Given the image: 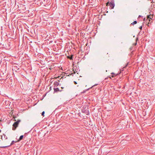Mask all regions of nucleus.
<instances>
[{
	"instance_id": "f257e3e1",
	"label": "nucleus",
	"mask_w": 155,
	"mask_h": 155,
	"mask_svg": "<svg viewBox=\"0 0 155 155\" xmlns=\"http://www.w3.org/2000/svg\"><path fill=\"white\" fill-rule=\"evenodd\" d=\"M108 4H109V5H110V7L111 8V9H113L114 8V7L115 6L114 0H111L110 2H107V5Z\"/></svg>"
},
{
	"instance_id": "f03ea898",
	"label": "nucleus",
	"mask_w": 155,
	"mask_h": 155,
	"mask_svg": "<svg viewBox=\"0 0 155 155\" xmlns=\"http://www.w3.org/2000/svg\"><path fill=\"white\" fill-rule=\"evenodd\" d=\"M88 108L86 109L85 108H83L81 110V112L85 114H86L87 115H88L89 114V112Z\"/></svg>"
},
{
	"instance_id": "7ed1b4c3",
	"label": "nucleus",
	"mask_w": 155,
	"mask_h": 155,
	"mask_svg": "<svg viewBox=\"0 0 155 155\" xmlns=\"http://www.w3.org/2000/svg\"><path fill=\"white\" fill-rule=\"evenodd\" d=\"M20 120H18L17 121L15 122L13 124L12 126H18L19 123L20 122Z\"/></svg>"
},
{
	"instance_id": "20e7f679",
	"label": "nucleus",
	"mask_w": 155,
	"mask_h": 155,
	"mask_svg": "<svg viewBox=\"0 0 155 155\" xmlns=\"http://www.w3.org/2000/svg\"><path fill=\"white\" fill-rule=\"evenodd\" d=\"M54 92H58L59 91H62V90H60L59 89V88H58V87L54 88Z\"/></svg>"
},
{
	"instance_id": "39448f33",
	"label": "nucleus",
	"mask_w": 155,
	"mask_h": 155,
	"mask_svg": "<svg viewBox=\"0 0 155 155\" xmlns=\"http://www.w3.org/2000/svg\"><path fill=\"white\" fill-rule=\"evenodd\" d=\"M54 84L55 86H57L59 84L57 81H55L54 83Z\"/></svg>"
},
{
	"instance_id": "423d86ee",
	"label": "nucleus",
	"mask_w": 155,
	"mask_h": 155,
	"mask_svg": "<svg viewBox=\"0 0 155 155\" xmlns=\"http://www.w3.org/2000/svg\"><path fill=\"white\" fill-rule=\"evenodd\" d=\"M23 137V135L21 136H20L19 139L17 141H19L20 140H21L22 139Z\"/></svg>"
},
{
	"instance_id": "0eeeda50",
	"label": "nucleus",
	"mask_w": 155,
	"mask_h": 155,
	"mask_svg": "<svg viewBox=\"0 0 155 155\" xmlns=\"http://www.w3.org/2000/svg\"><path fill=\"white\" fill-rule=\"evenodd\" d=\"M137 22L136 21H133L131 24V25H134L135 24H136L137 23Z\"/></svg>"
},
{
	"instance_id": "6e6552de",
	"label": "nucleus",
	"mask_w": 155,
	"mask_h": 155,
	"mask_svg": "<svg viewBox=\"0 0 155 155\" xmlns=\"http://www.w3.org/2000/svg\"><path fill=\"white\" fill-rule=\"evenodd\" d=\"M97 84H94V85H93L92 86V87H90V88H89L87 89V91L88 90H89V89H90V88H91L92 87H94V86H95L97 85Z\"/></svg>"
},
{
	"instance_id": "1a4fd4ad",
	"label": "nucleus",
	"mask_w": 155,
	"mask_h": 155,
	"mask_svg": "<svg viewBox=\"0 0 155 155\" xmlns=\"http://www.w3.org/2000/svg\"><path fill=\"white\" fill-rule=\"evenodd\" d=\"M45 113V111H43L42 112V113H41L42 116H44Z\"/></svg>"
},
{
	"instance_id": "9d476101",
	"label": "nucleus",
	"mask_w": 155,
	"mask_h": 155,
	"mask_svg": "<svg viewBox=\"0 0 155 155\" xmlns=\"http://www.w3.org/2000/svg\"><path fill=\"white\" fill-rule=\"evenodd\" d=\"M150 16H151L150 15H147V17L148 18H150V19H151V18H150Z\"/></svg>"
},
{
	"instance_id": "9b49d317",
	"label": "nucleus",
	"mask_w": 155,
	"mask_h": 155,
	"mask_svg": "<svg viewBox=\"0 0 155 155\" xmlns=\"http://www.w3.org/2000/svg\"><path fill=\"white\" fill-rule=\"evenodd\" d=\"M17 127L15 126V127H13L12 130H15V129L16 127Z\"/></svg>"
},
{
	"instance_id": "f8f14e48",
	"label": "nucleus",
	"mask_w": 155,
	"mask_h": 155,
	"mask_svg": "<svg viewBox=\"0 0 155 155\" xmlns=\"http://www.w3.org/2000/svg\"><path fill=\"white\" fill-rule=\"evenodd\" d=\"M14 142H15L14 141H12V143H11V144H13L14 143Z\"/></svg>"
},
{
	"instance_id": "ddd939ff",
	"label": "nucleus",
	"mask_w": 155,
	"mask_h": 155,
	"mask_svg": "<svg viewBox=\"0 0 155 155\" xmlns=\"http://www.w3.org/2000/svg\"><path fill=\"white\" fill-rule=\"evenodd\" d=\"M139 28L141 30L142 29V26H140V27H139Z\"/></svg>"
},
{
	"instance_id": "4468645a",
	"label": "nucleus",
	"mask_w": 155,
	"mask_h": 155,
	"mask_svg": "<svg viewBox=\"0 0 155 155\" xmlns=\"http://www.w3.org/2000/svg\"><path fill=\"white\" fill-rule=\"evenodd\" d=\"M74 84H77V82H76V81H74Z\"/></svg>"
},
{
	"instance_id": "2eb2a0df",
	"label": "nucleus",
	"mask_w": 155,
	"mask_h": 155,
	"mask_svg": "<svg viewBox=\"0 0 155 155\" xmlns=\"http://www.w3.org/2000/svg\"><path fill=\"white\" fill-rule=\"evenodd\" d=\"M111 74H114V75H115V74H114V73H111Z\"/></svg>"
},
{
	"instance_id": "dca6fc26",
	"label": "nucleus",
	"mask_w": 155,
	"mask_h": 155,
	"mask_svg": "<svg viewBox=\"0 0 155 155\" xmlns=\"http://www.w3.org/2000/svg\"><path fill=\"white\" fill-rule=\"evenodd\" d=\"M120 71H123V68L122 69H120Z\"/></svg>"
},
{
	"instance_id": "f3484780",
	"label": "nucleus",
	"mask_w": 155,
	"mask_h": 155,
	"mask_svg": "<svg viewBox=\"0 0 155 155\" xmlns=\"http://www.w3.org/2000/svg\"><path fill=\"white\" fill-rule=\"evenodd\" d=\"M141 17V16L140 15H139V16H138V18H139V17Z\"/></svg>"
},
{
	"instance_id": "a211bd4d",
	"label": "nucleus",
	"mask_w": 155,
	"mask_h": 155,
	"mask_svg": "<svg viewBox=\"0 0 155 155\" xmlns=\"http://www.w3.org/2000/svg\"><path fill=\"white\" fill-rule=\"evenodd\" d=\"M141 31H140V32H139V35L140 34H141Z\"/></svg>"
},
{
	"instance_id": "6ab92c4d",
	"label": "nucleus",
	"mask_w": 155,
	"mask_h": 155,
	"mask_svg": "<svg viewBox=\"0 0 155 155\" xmlns=\"http://www.w3.org/2000/svg\"><path fill=\"white\" fill-rule=\"evenodd\" d=\"M49 125H50V124H48V125L47 126H49Z\"/></svg>"
},
{
	"instance_id": "aec40b11",
	"label": "nucleus",
	"mask_w": 155,
	"mask_h": 155,
	"mask_svg": "<svg viewBox=\"0 0 155 155\" xmlns=\"http://www.w3.org/2000/svg\"><path fill=\"white\" fill-rule=\"evenodd\" d=\"M61 88H62V89H63V88H64V87H61Z\"/></svg>"
},
{
	"instance_id": "412c9836",
	"label": "nucleus",
	"mask_w": 155,
	"mask_h": 155,
	"mask_svg": "<svg viewBox=\"0 0 155 155\" xmlns=\"http://www.w3.org/2000/svg\"><path fill=\"white\" fill-rule=\"evenodd\" d=\"M1 132V130H0V133Z\"/></svg>"
},
{
	"instance_id": "4be33fe9",
	"label": "nucleus",
	"mask_w": 155,
	"mask_h": 155,
	"mask_svg": "<svg viewBox=\"0 0 155 155\" xmlns=\"http://www.w3.org/2000/svg\"><path fill=\"white\" fill-rule=\"evenodd\" d=\"M37 124H36L35 126H37Z\"/></svg>"
},
{
	"instance_id": "5701e85b",
	"label": "nucleus",
	"mask_w": 155,
	"mask_h": 155,
	"mask_svg": "<svg viewBox=\"0 0 155 155\" xmlns=\"http://www.w3.org/2000/svg\"><path fill=\"white\" fill-rule=\"evenodd\" d=\"M112 77H114V76L112 75Z\"/></svg>"
},
{
	"instance_id": "b1692460",
	"label": "nucleus",
	"mask_w": 155,
	"mask_h": 155,
	"mask_svg": "<svg viewBox=\"0 0 155 155\" xmlns=\"http://www.w3.org/2000/svg\"><path fill=\"white\" fill-rule=\"evenodd\" d=\"M50 42H52V41H50Z\"/></svg>"
},
{
	"instance_id": "393cba45",
	"label": "nucleus",
	"mask_w": 155,
	"mask_h": 155,
	"mask_svg": "<svg viewBox=\"0 0 155 155\" xmlns=\"http://www.w3.org/2000/svg\"><path fill=\"white\" fill-rule=\"evenodd\" d=\"M107 79V78H106L105 79V80H106V79Z\"/></svg>"
},
{
	"instance_id": "a878e982",
	"label": "nucleus",
	"mask_w": 155,
	"mask_h": 155,
	"mask_svg": "<svg viewBox=\"0 0 155 155\" xmlns=\"http://www.w3.org/2000/svg\"><path fill=\"white\" fill-rule=\"evenodd\" d=\"M137 44V43H135V45H136Z\"/></svg>"
}]
</instances>
